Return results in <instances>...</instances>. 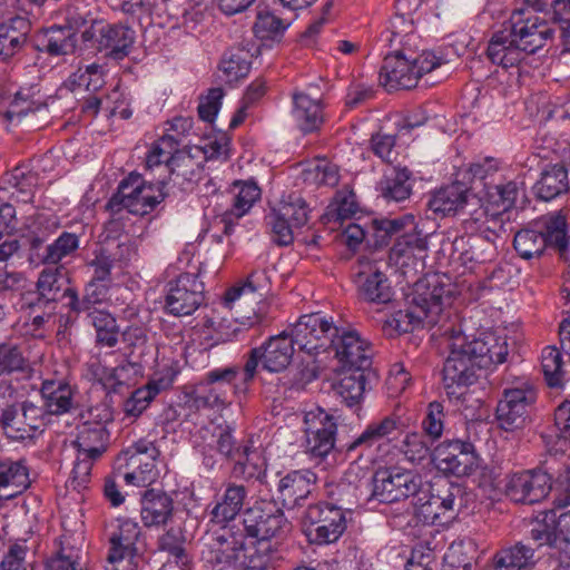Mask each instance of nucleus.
I'll return each instance as SVG.
<instances>
[{
	"label": "nucleus",
	"mask_w": 570,
	"mask_h": 570,
	"mask_svg": "<svg viewBox=\"0 0 570 570\" xmlns=\"http://www.w3.org/2000/svg\"><path fill=\"white\" fill-rule=\"evenodd\" d=\"M315 482L316 474L308 469L286 473L277 483L283 505L288 509L299 505L312 493Z\"/></svg>",
	"instance_id": "nucleus-29"
},
{
	"label": "nucleus",
	"mask_w": 570,
	"mask_h": 570,
	"mask_svg": "<svg viewBox=\"0 0 570 570\" xmlns=\"http://www.w3.org/2000/svg\"><path fill=\"white\" fill-rule=\"evenodd\" d=\"M247 495L246 487L228 482L209 511V521L218 525L233 521L243 510Z\"/></svg>",
	"instance_id": "nucleus-30"
},
{
	"label": "nucleus",
	"mask_w": 570,
	"mask_h": 570,
	"mask_svg": "<svg viewBox=\"0 0 570 570\" xmlns=\"http://www.w3.org/2000/svg\"><path fill=\"white\" fill-rule=\"evenodd\" d=\"M159 393L155 383H149L134 391L124 404V412L128 417H138Z\"/></svg>",
	"instance_id": "nucleus-62"
},
{
	"label": "nucleus",
	"mask_w": 570,
	"mask_h": 570,
	"mask_svg": "<svg viewBox=\"0 0 570 570\" xmlns=\"http://www.w3.org/2000/svg\"><path fill=\"white\" fill-rule=\"evenodd\" d=\"M243 331L237 320L206 317L191 328L190 337L200 350L208 351L217 345L237 341Z\"/></svg>",
	"instance_id": "nucleus-25"
},
{
	"label": "nucleus",
	"mask_w": 570,
	"mask_h": 570,
	"mask_svg": "<svg viewBox=\"0 0 570 570\" xmlns=\"http://www.w3.org/2000/svg\"><path fill=\"white\" fill-rule=\"evenodd\" d=\"M535 563V548L523 542L503 547L493 556L495 570H531Z\"/></svg>",
	"instance_id": "nucleus-35"
},
{
	"label": "nucleus",
	"mask_w": 570,
	"mask_h": 570,
	"mask_svg": "<svg viewBox=\"0 0 570 570\" xmlns=\"http://www.w3.org/2000/svg\"><path fill=\"white\" fill-rule=\"evenodd\" d=\"M102 66L94 62L90 65L79 67L67 79V87L75 91L85 88L87 91H97L102 88L105 83Z\"/></svg>",
	"instance_id": "nucleus-50"
},
{
	"label": "nucleus",
	"mask_w": 570,
	"mask_h": 570,
	"mask_svg": "<svg viewBox=\"0 0 570 570\" xmlns=\"http://www.w3.org/2000/svg\"><path fill=\"white\" fill-rule=\"evenodd\" d=\"M462 226L464 232L471 235L489 232L494 236L495 227L502 229V219L499 218L498 213L489 214L487 208L479 207L462 222Z\"/></svg>",
	"instance_id": "nucleus-53"
},
{
	"label": "nucleus",
	"mask_w": 570,
	"mask_h": 570,
	"mask_svg": "<svg viewBox=\"0 0 570 570\" xmlns=\"http://www.w3.org/2000/svg\"><path fill=\"white\" fill-rule=\"evenodd\" d=\"M258 347L250 351L249 356L243 368L238 366H226L225 370H233L235 372L234 394H244L248 390L249 383L254 380L258 364L263 365V356Z\"/></svg>",
	"instance_id": "nucleus-58"
},
{
	"label": "nucleus",
	"mask_w": 570,
	"mask_h": 570,
	"mask_svg": "<svg viewBox=\"0 0 570 570\" xmlns=\"http://www.w3.org/2000/svg\"><path fill=\"white\" fill-rule=\"evenodd\" d=\"M273 243L288 246L294 240V229L303 227L308 220V207L298 195H289L273 207L265 217Z\"/></svg>",
	"instance_id": "nucleus-10"
},
{
	"label": "nucleus",
	"mask_w": 570,
	"mask_h": 570,
	"mask_svg": "<svg viewBox=\"0 0 570 570\" xmlns=\"http://www.w3.org/2000/svg\"><path fill=\"white\" fill-rule=\"evenodd\" d=\"M288 327L298 350L308 355H317L332 347V342L338 333V327L333 324L332 318L321 312L303 315Z\"/></svg>",
	"instance_id": "nucleus-11"
},
{
	"label": "nucleus",
	"mask_w": 570,
	"mask_h": 570,
	"mask_svg": "<svg viewBox=\"0 0 570 570\" xmlns=\"http://www.w3.org/2000/svg\"><path fill=\"white\" fill-rule=\"evenodd\" d=\"M446 62L449 59L442 52H415L405 48L404 51H394L385 57L380 79L387 90L411 89L423 75Z\"/></svg>",
	"instance_id": "nucleus-4"
},
{
	"label": "nucleus",
	"mask_w": 570,
	"mask_h": 570,
	"mask_svg": "<svg viewBox=\"0 0 570 570\" xmlns=\"http://www.w3.org/2000/svg\"><path fill=\"white\" fill-rule=\"evenodd\" d=\"M43 406L50 414L68 413L73 406V391L62 380H46L41 386Z\"/></svg>",
	"instance_id": "nucleus-38"
},
{
	"label": "nucleus",
	"mask_w": 570,
	"mask_h": 570,
	"mask_svg": "<svg viewBox=\"0 0 570 570\" xmlns=\"http://www.w3.org/2000/svg\"><path fill=\"white\" fill-rule=\"evenodd\" d=\"M499 170V161L494 158H484L461 168L459 175H462V183L474 185L480 181L485 191V184H494L493 177Z\"/></svg>",
	"instance_id": "nucleus-51"
},
{
	"label": "nucleus",
	"mask_w": 570,
	"mask_h": 570,
	"mask_svg": "<svg viewBox=\"0 0 570 570\" xmlns=\"http://www.w3.org/2000/svg\"><path fill=\"white\" fill-rule=\"evenodd\" d=\"M114 199L129 213L142 216L154 210L164 194L158 183H148L141 175L131 173L119 184Z\"/></svg>",
	"instance_id": "nucleus-15"
},
{
	"label": "nucleus",
	"mask_w": 570,
	"mask_h": 570,
	"mask_svg": "<svg viewBox=\"0 0 570 570\" xmlns=\"http://www.w3.org/2000/svg\"><path fill=\"white\" fill-rule=\"evenodd\" d=\"M108 439L109 432L107 428L82 423L78 428L75 445L79 452L99 458L106 451Z\"/></svg>",
	"instance_id": "nucleus-44"
},
{
	"label": "nucleus",
	"mask_w": 570,
	"mask_h": 570,
	"mask_svg": "<svg viewBox=\"0 0 570 570\" xmlns=\"http://www.w3.org/2000/svg\"><path fill=\"white\" fill-rule=\"evenodd\" d=\"M492 63L503 68L515 67L527 56L519 43L513 41L511 32L500 31L492 36L487 49Z\"/></svg>",
	"instance_id": "nucleus-34"
},
{
	"label": "nucleus",
	"mask_w": 570,
	"mask_h": 570,
	"mask_svg": "<svg viewBox=\"0 0 570 570\" xmlns=\"http://www.w3.org/2000/svg\"><path fill=\"white\" fill-rule=\"evenodd\" d=\"M233 190V213L238 217L247 214L254 204L261 199V188L253 180L236 181Z\"/></svg>",
	"instance_id": "nucleus-56"
},
{
	"label": "nucleus",
	"mask_w": 570,
	"mask_h": 570,
	"mask_svg": "<svg viewBox=\"0 0 570 570\" xmlns=\"http://www.w3.org/2000/svg\"><path fill=\"white\" fill-rule=\"evenodd\" d=\"M177 148V138L171 134H164L151 144L146 156V166L153 169L161 164H166L168 168L170 157L178 151Z\"/></svg>",
	"instance_id": "nucleus-59"
},
{
	"label": "nucleus",
	"mask_w": 570,
	"mask_h": 570,
	"mask_svg": "<svg viewBox=\"0 0 570 570\" xmlns=\"http://www.w3.org/2000/svg\"><path fill=\"white\" fill-rule=\"evenodd\" d=\"M275 273L273 267H263L254 269L240 286L229 288L224 296L226 305L237 301L244 293H256L264 296L272 288V275Z\"/></svg>",
	"instance_id": "nucleus-41"
},
{
	"label": "nucleus",
	"mask_w": 570,
	"mask_h": 570,
	"mask_svg": "<svg viewBox=\"0 0 570 570\" xmlns=\"http://www.w3.org/2000/svg\"><path fill=\"white\" fill-rule=\"evenodd\" d=\"M233 432L228 425H209L199 431L204 441L210 436L206 446L215 448L219 454L232 460L235 463L234 472L244 475L254 454L253 443L250 441L238 443Z\"/></svg>",
	"instance_id": "nucleus-19"
},
{
	"label": "nucleus",
	"mask_w": 570,
	"mask_h": 570,
	"mask_svg": "<svg viewBox=\"0 0 570 570\" xmlns=\"http://www.w3.org/2000/svg\"><path fill=\"white\" fill-rule=\"evenodd\" d=\"M89 368L92 377L107 393H118L124 385L128 384L132 366L124 364L116 367H107L99 361H95L90 363Z\"/></svg>",
	"instance_id": "nucleus-45"
},
{
	"label": "nucleus",
	"mask_w": 570,
	"mask_h": 570,
	"mask_svg": "<svg viewBox=\"0 0 570 570\" xmlns=\"http://www.w3.org/2000/svg\"><path fill=\"white\" fill-rule=\"evenodd\" d=\"M350 509L334 503L320 502L311 504L305 511V533L315 544H328L337 541L346 530V515Z\"/></svg>",
	"instance_id": "nucleus-8"
},
{
	"label": "nucleus",
	"mask_w": 570,
	"mask_h": 570,
	"mask_svg": "<svg viewBox=\"0 0 570 570\" xmlns=\"http://www.w3.org/2000/svg\"><path fill=\"white\" fill-rule=\"evenodd\" d=\"M295 345L296 342L289 327L271 336L258 346L263 356V368L271 373L285 371L293 361Z\"/></svg>",
	"instance_id": "nucleus-27"
},
{
	"label": "nucleus",
	"mask_w": 570,
	"mask_h": 570,
	"mask_svg": "<svg viewBox=\"0 0 570 570\" xmlns=\"http://www.w3.org/2000/svg\"><path fill=\"white\" fill-rule=\"evenodd\" d=\"M410 176L406 169L393 170L391 176H385L381 183V190L384 198L394 202H402L411 194V187L407 183Z\"/></svg>",
	"instance_id": "nucleus-60"
},
{
	"label": "nucleus",
	"mask_w": 570,
	"mask_h": 570,
	"mask_svg": "<svg viewBox=\"0 0 570 570\" xmlns=\"http://www.w3.org/2000/svg\"><path fill=\"white\" fill-rule=\"evenodd\" d=\"M29 29V21L18 14L0 23V58L2 60L11 58L22 48Z\"/></svg>",
	"instance_id": "nucleus-36"
},
{
	"label": "nucleus",
	"mask_w": 570,
	"mask_h": 570,
	"mask_svg": "<svg viewBox=\"0 0 570 570\" xmlns=\"http://www.w3.org/2000/svg\"><path fill=\"white\" fill-rule=\"evenodd\" d=\"M510 21L513 41L519 43L525 55L543 48L553 36L549 22L528 8L514 10Z\"/></svg>",
	"instance_id": "nucleus-17"
},
{
	"label": "nucleus",
	"mask_w": 570,
	"mask_h": 570,
	"mask_svg": "<svg viewBox=\"0 0 570 570\" xmlns=\"http://www.w3.org/2000/svg\"><path fill=\"white\" fill-rule=\"evenodd\" d=\"M453 293L452 284L444 283L439 275L419 279L407 296L406 308L391 314L384 322V331L394 335L439 325V332H443L452 316Z\"/></svg>",
	"instance_id": "nucleus-2"
},
{
	"label": "nucleus",
	"mask_w": 570,
	"mask_h": 570,
	"mask_svg": "<svg viewBox=\"0 0 570 570\" xmlns=\"http://www.w3.org/2000/svg\"><path fill=\"white\" fill-rule=\"evenodd\" d=\"M306 452L316 459H324L334 449L337 423L333 415L321 407H314L304 414Z\"/></svg>",
	"instance_id": "nucleus-16"
},
{
	"label": "nucleus",
	"mask_w": 570,
	"mask_h": 570,
	"mask_svg": "<svg viewBox=\"0 0 570 570\" xmlns=\"http://www.w3.org/2000/svg\"><path fill=\"white\" fill-rule=\"evenodd\" d=\"M533 540H544L546 542L562 540L570 543V510L556 518L554 513L544 517V524L538 523V527L531 530Z\"/></svg>",
	"instance_id": "nucleus-46"
},
{
	"label": "nucleus",
	"mask_w": 570,
	"mask_h": 570,
	"mask_svg": "<svg viewBox=\"0 0 570 570\" xmlns=\"http://www.w3.org/2000/svg\"><path fill=\"white\" fill-rule=\"evenodd\" d=\"M71 537L62 534L57 544V552L47 560L46 570H76L79 549L71 544Z\"/></svg>",
	"instance_id": "nucleus-52"
},
{
	"label": "nucleus",
	"mask_w": 570,
	"mask_h": 570,
	"mask_svg": "<svg viewBox=\"0 0 570 570\" xmlns=\"http://www.w3.org/2000/svg\"><path fill=\"white\" fill-rule=\"evenodd\" d=\"M440 335L445 337L449 348L443 366V383L450 399L460 400L478 380V371L502 364L509 353L507 336L497 332H485L480 337L469 340L451 324Z\"/></svg>",
	"instance_id": "nucleus-1"
},
{
	"label": "nucleus",
	"mask_w": 570,
	"mask_h": 570,
	"mask_svg": "<svg viewBox=\"0 0 570 570\" xmlns=\"http://www.w3.org/2000/svg\"><path fill=\"white\" fill-rule=\"evenodd\" d=\"M39 41L49 55H69L75 51L77 36L70 26H52L42 31Z\"/></svg>",
	"instance_id": "nucleus-42"
},
{
	"label": "nucleus",
	"mask_w": 570,
	"mask_h": 570,
	"mask_svg": "<svg viewBox=\"0 0 570 570\" xmlns=\"http://www.w3.org/2000/svg\"><path fill=\"white\" fill-rule=\"evenodd\" d=\"M292 114L296 125L303 132L307 134L318 130L324 121L321 97L314 96L309 91L294 92Z\"/></svg>",
	"instance_id": "nucleus-31"
},
{
	"label": "nucleus",
	"mask_w": 570,
	"mask_h": 570,
	"mask_svg": "<svg viewBox=\"0 0 570 570\" xmlns=\"http://www.w3.org/2000/svg\"><path fill=\"white\" fill-rule=\"evenodd\" d=\"M478 455L470 442L461 440L445 441L433 453V462L439 471L458 478L472 474L478 468Z\"/></svg>",
	"instance_id": "nucleus-21"
},
{
	"label": "nucleus",
	"mask_w": 570,
	"mask_h": 570,
	"mask_svg": "<svg viewBox=\"0 0 570 570\" xmlns=\"http://www.w3.org/2000/svg\"><path fill=\"white\" fill-rule=\"evenodd\" d=\"M401 420L396 415L373 420L357 436L344 445L345 452L355 453L357 458L383 459L389 453L394 436L401 431Z\"/></svg>",
	"instance_id": "nucleus-7"
},
{
	"label": "nucleus",
	"mask_w": 570,
	"mask_h": 570,
	"mask_svg": "<svg viewBox=\"0 0 570 570\" xmlns=\"http://www.w3.org/2000/svg\"><path fill=\"white\" fill-rule=\"evenodd\" d=\"M422 487V478L414 471L385 469L375 473L372 495L380 502L393 503L423 493Z\"/></svg>",
	"instance_id": "nucleus-14"
},
{
	"label": "nucleus",
	"mask_w": 570,
	"mask_h": 570,
	"mask_svg": "<svg viewBox=\"0 0 570 570\" xmlns=\"http://www.w3.org/2000/svg\"><path fill=\"white\" fill-rule=\"evenodd\" d=\"M140 534L141 530L137 521L128 518H119L117 519V528L109 539V550L138 553L137 541Z\"/></svg>",
	"instance_id": "nucleus-48"
},
{
	"label": "nucleus",
	"mask_w": 570,
	"mask_h": 570,
	"mask_svg": "<svg viewBox=\"0 0 570 570\" xmlns=\"http://www.w3.org/2000/svg\"><path fill=\"white\" fill-rule=\"evenodd\" d=\"M562 354L554 346H546L541 353V366L550 386H558L562 381Z\"/></svg>",
	"instance_id": "nucleus-63"
},
{
	"label": "nucleus",
	"mask_w": 570,
	"mask_h": 570,
	"mask_svg": "<svg viewBox=\"0 0 570 570\" xmlns=\"http://www.w3.org/2000/svg\"><path fill=\"white\" fill-rule=\"evenodd\" d=\"M79 236L73 233L63 232L52 244L47 247L43 262L57 265L61 259L71 255L79 247Z\"/></svg>",
	"instance_id": "nucleus-61"
},
{
	"label": "nucleus",
	"mask_w": 570,
	"mask_h": 570,
	"mask_svg": "<svg viewBox=\"0 0 570 570\" xmlns=\"http://www.w3.org/2000/svg\"><path fill=\"white\" fill-rule=\"evenodd\" d=\"M61 274L59 267L45 268L37 281L38 301L45 304L53 303L62 294Z\"/></svg>",
	"instance_id": "nucleus-55"
},
{
	"label": "nucleus",
	"mask_w": 570,
	"mask_h": 570,
	"mask_svg": "<svg viewBox=\"0 0 570 570\" xmlns=\"http://www.w3.org/2000/svg\"><path fill=\"white\" fill-rule=\"evenodd\" d=\"M367 370H346L333 385L334 392L348 406H357L364 399L367 384Z\"/></svg>",
	"instance_id": "nucleus-37"
},
{
	"label": "nucleus",
	"mask_w": 570,
	"mask_h": 570,
	"mask_svg": "<svg viewBox=\"0 0 570 570\" xmlns=\"http://www.w3.org/2000/svg\"><path fill=\"white\" fill-rule=\"evenodd\" d=\"M202 151L203 161H226L230 157V138L226 132L208 135L202 140L200 146H193Z\"/></svg>",
	"instance_id": "nucleus-54"
},
{
	"label": "nucleus",
	"mask_w": 570,
	"mask_h": 570,
	"mask_svg": "<svg viewBox=\"0 0 570 570\" xmlns=\"http://www.w3.org/2000/svg\"><path fill=\"white\" fill-rule=\"evenodd\" d=\"M335 357L345 370H368L372 365L373 348L368 341L355 330H340L332 342Z\"/></svg>",
	"instance_id": "nucleus-24"
},
{
	"label": "nucleus",
	"mask_w": 570,
	"mask_h": 570,
	"mask_svg": "<svg viewBox=\"0 0 570 570\" xmlns=\"http://www.w3.org/2000/svg\"><path fill=\"white\" fill-rule=\"evenodd\" d=\"M204 301V283L196 273H181L167 284L166 309L175 316L193 314Z\"/></svg>",
	"instance_id": "nucleus-20"
},
{
	"label": "nucleus",
	"mask_w": 570,
	"mask_h": 570,
	"mask_svg": "<svg viewBox=\"0 0 570 570\" xmlns=\"http://www.w3.org/2000/svg\"><path fill=\"white\" fill-rule=\"evenodd\" d=\"M538 197L549 202L568 191V170L561 165H552L543 170L534 186Z\"/></svg>",
	"instance_id": "nucleus-43"
},
{
	"label": "nucleus",
	"mask_w": 570,
	"mask_h": 570,
	"mask_svg": "<svg viewBox=\"0 0 570 570\" xmlns=\"http://www.w3.org/2000/svg\"><path fill=\"white\" fill-rule=\"evenodd\" d=\"M242 523L249 541V552L254 554V566L268 569L276 553L273 539L282 535L289 525L284 511L274 501H255L244 510Z\"/></svg>",
	"instance_id": "nucleus-3"
},
{
	"label": "nucleus",
	"mask_w": 570,
	"mask_h": 570,
	"mask_svg": "<svg viewBox=\"0 0 570 570\" xmlns=\"http://www.w3.org/2000/svg\"><path fill=\"white\" fill-rule=\"evenodd\" d=\"M174 513V500L155 489L147 490L141 498L140 515L142 523L150 527L166 524Z\"/></svg>",
	"instance_id": "nucleus-32"
},
{
	"label": "nucleus",
	"mask_w": 570,
	"mask_h": 570,
	"mask_svg": "<svg viewBox=\"0 0 570 570\" xmlns=\"http://www.w3.org/2000/svg\"><path fill=\"white\" fill-rule=\"evenodd\" d=\"M519 194L520 185L513 180L485 184L484 197L499 216L514 206Z\"/></svg>",
	"instance_id": "nucleus-47"
},
{
	"label": "nucleus",
	"mask_w": 570,
	"mask_h": 570,
	"mask_svg": "<svg viewBox=\"0 0 570 570\" xmlns=\"http://www.w3.org/2000/svg\"><path fill=\"white\" fill-rule=\"evenodd\" d=\"M550 490L551 476L540 469L514 472L505 482V495L517 503L540 502Z\"/></svg>",
	"instance_id": "nucleus-23"
},
{
	"label": "nucleus",
	"mask_w": 570,
	"mask_h": 570,
	"mask_svg": "<svg viewBox=\"0 0 570 570\" xmlns=\"http://www.w3.org/2000/svg\"><path fill=\"white\" fill-rule=\"evenodd\" d=\"M537 396V390L529 381H520L512 387L505 389L495 411L500 428L505 431L523 428Z\"/></svg>",
	"instance_id": "nucleus-12"
},
{
	"label": "nucleus",
	"mask_w": 570,
	"mask_h": 570,
	"mask_svg": "<svg viewBox=\"0 0 570 570\" xmlns=\"http://www.w3.org/2000/svg\"><path fill=\"white\" fill-rule=\"evenodd\" d=\"M135 42V31L124 24H108L100 29V46L110 49L115 59H121L129 53Z\"/></svg>",
	"instance_id": "nucleus-39"
},
{
	"label": "nucleus",
	"mask_w": 570,
	"mask_h": 570,
	"mask_svg": "<svg viewBox=\"0 0 570 570\" xmlns=\"http://www.w3.org/2000/svg\"><path fill=\"white\" fill-rule=\"evenodd\" d=\"M567 219L561 212H552L538 217L518 230L513 247L523 259L540 257L547 247L567 248Z\"/></svg>",
	"instance_id": "nucleus-5"
},
{
	"label": "nucleus",
	"mask_w": 570,
	"mask_h": 570,
	"mask_svg": "<svg viewBox=\"0 0 570 570\" xmlns=\"http://www.w3.org/2000/svg\"><path fill=\"white\" fill-rule=\"evenodd\" d=\"M88 317L96 331V344L101 347H115L119 341L116 318L104 309H92Z\"/></svg>",
	"instance_id": "nucleus-49"
},
{
	"label": "nucleus",
	"mask_w": 570,
	"mask_h": 570,
	"mask_svg": "<svg viewBox=\"0 0 570 570\" xmlns=\"http://www.w3.org/2000/svg\"><path fill=\"white\" fill-rule=\"evenodd\" d=\"M48 114V97L38 83L20 87L0 112V121L6 129L26 124L29 129L35 127L32 120L38 115Z\"/></svg>",
	"instance_id": "nucleus-9"
},
{
	"label": "nucleus",
	"mask_w": 570,
	"mask_h": 570,
	"mask_svg": "<svg viewBox=\"0 0 570 570\" xmlns=\"http://www.w3.org/2000/svg\"><path fill=\"white\" fill-rule=\"evenodd\" d=\"M400 452L406 461L419 464L429 458L430 446L424 441L422 434L412 432L407 433L402 440Z\"/></svg>",
	"instance_id": "nucleus-64"
},
{
	"label": "nucleus",
	"mask_w": 570,
	"mask_h": 570,
	"mask_svg": "<svg viewBox=\"0 0 570 570\" xmlns=\"http://www.w3.org/2000/svg\"><path fill=\"white\" fill-rule=\"evenodd\" d=\"M202 151L188 147L176 151L168 163L169 179L181 189H191L193 185L202 179Z\"/></svg>",
	"instance_id": "nucleus-26"
},
{
	"label": "nucleus",
	"mask_w": 570,
	"mask_h": 570,
	"mask_svg": "<svg viewBox=\"0 0 570 570\" xmlns=\"http://www.w3.org/2000/svg\"><path fill=\"white\" fill-rule=\"evenodd\" d=\"M304 180L315 186L334 187L340 180L338 168L327 159H317L305 169Z\"/></svg>",
	"instance_id": "nucleus-57"
},
{
	"label": "nucleus",
	"mask_w": 570,
	"mask_h": 570,
	"mask_svg": "<svg viewBox=\"0 0 570 570\" xmlns=\"http://www.w3.org/2000/svg\"><path fill=\"white\" fill-rule=\"evenodd\" d=\"M469 188L465 183L455 181L435 190L429 199V208L436 215H455L468 203Z\"/></svg>",
	"instance_id": "nucleus-33"
},
{
	"label": "nucleus",
	"mask_w": 570,
	"mask_h": 570,
	"mask_svg": "<svg viewBox=\"0 0 570 570\" xmlns=\"http://www.w3.org/2000/svg\"><path fill=\"white\" fill-rule=\"evenodd\" d=\"M235 372L217 367L205 374L189 402L197 410L220 409L230 403L229 394H234Z\"/></svg>",
	"instance_id": "nucleus-22"
},
{
	"label": "nucleus",
	"mask_w": 570,
	"mask_h": 570,
	"mask_svg": "<svg viewBox=\"0 0 570 570\" xmlns=\"http://www.w3.org/2000/svg\"><path fill=\"white\" fill-rule=\"evenodd\" d=\"M159 456L154 441L139 439L118 454L116 465L118 471L125 470L122 476L127 484L148 487L158 478L156 462Z\"/></svg>",
	"instance_id": "nucleus-6"
},
{
	"label": "nucleus",
	"mask_w": 570,
	"mask_h": 570,
	"mask_svg": "<svg viewBox=\"0 0 570 570\" xmlns=\"http://www.w3.org/2000/svg\"><path fill=\"white\" fill-rule=\"evenodd\" d=\"M244 531L235 527L222 525L215 532L209 544L212 561L217 564H227L247 570H267L265 567L254 566L253 553L249 552V541Z\"/></svg>",
	"instance_id": "nucleus-13"
},
{
	"label": "nucleus",
	"mask_w": 570,
	"mask_h": 570,
	"mask_svg": "<svg viewBox=\"0 0 570 570\" xmlns=\"http://www.w3.org/2000/svg\"><path fill=\"white\" fill-rule=\"evenodd\" d=\"M1 424L6 435L14 441L33 440L46 426L43 409L30 402L10 406L2 411Z\"/></svg>",
	"instance_id": "nucleus-18"
},
{
	"label": "nucleus",
	"mask_w": 570,
	"mask_h": 570,
	"mask_svg": "<svg viewBox=\"0 0 570 570\" xmlns=\"http://www.w3.org/2000/svg\"><path fill=\"white\" fill-rule=\"evenodd\" d=\"M371 229L377 246L386 245L392 237H401L407 230L416 229L415 217L412 214H404L395 218H375L372 220Z\"/></svg>",
	"instance_id": "nucleus-40"
},
{
	"label": "nucleus",
	"mask_w": 570,
	"mask_h": 570,
	"mask_svg": "<svg viewBox=\"0 0 570 570\" xmlns=\"http://www.w3.org/2000/svg\"><path fill=\"white\" fill-rule=\"evenodd\" d=\"M357 286L361 298L368 303L386 304L394 295L386 275L371 263L362 264Z\"/></svg>",
	"instance_id": "nucleus-28"
}]
</instances>
